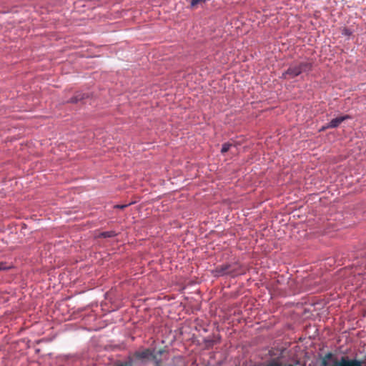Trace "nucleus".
I'll list each match as a JSON object with an SVG mask.
<instances>
[{
	"instance_id": "f257e3e1",
	"label": "nucleus",
	"mask_w": 366,
	"mask_h": 366,
	"mask_svg": "<svg viewBox=\"0 0 366 366\" xmlns=\"http://www.w3.org/2000/svg\"><path fill=\"white\" fill-rule=\"evenodd\" d=\"M334 355L332 352L327 353L322 359V366H330L328 360H332ZM330 366H362V362L356 359L350 360L347 357H342L340 360H335Z\"/></svg>"
},
{
	"instance_id": "f03ea898",
	"label": "nucleus",
	"mask_w": 366,
	"mask_h": 366,
	"mask_svg": "<svg viewBox=\"0 0 366 366\" xmlns=\"http://www.w3.org/2000/svg\"><path fill=\"white\" fill-rule=\"evenodd\" d=\"M312 65L308 62H301L298 64L290 66L283 75H289L293 78L297 76L302 73L310 71Z\"/></svg>"
},
{
	"instance_id": "7ed1b4c3",
	"label": "nucleus",
	"mask_w": 366,
	"mask_h": 366,
	"mask_svg": "<svg viewBox=\"0 0 366 366\" xmlns=\"http://www.w3.org/2000/svg\"><path fill=\"white\" fill-rule=\"evenodd\" d=\"M234 265L232 264H222L215 268L214 270V276L220 277L225 274L236 275Z\"/></svg>"
},
{
	"instance_id": "20e7f679",
	"label": "nucleus",
	"mask_w": 366,
	"mask_h": 366,
	"mask_svg": "<svg viewBox=\"0 0 366 366\" xmlns=\"http://www.w3.org/2000/svg\"><path fill=\"white\" fill-rule=\"evenodd\" d=\"M134 356L135 358L140 360H149V359H152V360L156 359V355L149 349H146L142 351H137L134 354Z\"/></svg>"
},
{
	"instance_id": "39448f33",
	"label": "nucleus",
	"mask_w": 366,
	"mask_h": 366,
	"mask_svg": "<svg viewBox=\"0 0 366 366\" xmlns=\"http://www.w3.org/2000/svg\"><path fill=\"white\" fill-rule=\"evenodd\" d=\"M350 116L348 115H345V116H341V117H338L337 118H335L333 119H332L330 123H328V124L325 127H323L322 129H328V128H336L342 122H344L345 120L346 119H350Z\"/></svg>"
},
{
	"instance_id": "423d86ee",
	"label": "nucleus",
	"mask_w": 366,
	"mask_h": 366,
	"mask_svg": "<svg viewBox=\"0 0 366 366\" xmlns=\"http://www.w3.org/2000/svg\"><path fill=\"white\" fill-rule=\"evenodd\" d=\"M85 97V95L81 93L76 94L74 97H72L69 102L70 103H78L79 102L82 101Z\"/></svg>"
},
{
	"instance_id": "0eeeda50",
	"label": "nucleus",
	"mask_w": 366,
	"mask_h": 366,
	"mask_svg": "<svg viewBox=\"0 0 366 366\" xmlns=\"http://www.w3.org/2000/svg\"><path fill=\"white\" fill-rule=\"evenodd\" d=\"M114 236H116V233L114 231L103 232L99 234V237L104 238L113 237Z\"/></svg>"
},
{
	"instance_id": "6e6552de",
	"label": "nucleus",
	"mask_w": 366,
	"mask_h": 366,
	"mask_svg": "<svg viewBox=\"0 0 366 366\" xmlns=\"http://www.w3.org/2000/svg\"><path fill=\"white\" fill-rule=\"evenodd\" d=\"M233 145L231 143H229V142L223 144L222 149H221V153L222 154H225L226 152H227L230 149V148Z\"/></svg>"
},
{
	"instance_id": "1a4fd4ad",
	"label": "nucleus",
	"mask_w": 366,
	"mask_h": 366,
	"mask_svg": "<svg viewBox=\"0 0 366 366\" xmlns=\"http://www.w3.org/2000/svg\"><path fill=\"white\" fill-rule=\"evenodd\" d=\"M342 34L344 35V36H350L352 34V31L350 29H347V28H343L342 29V31H341Z\"/></svg>"
},
{
	"instance_id": "9d476101",
	"label": "nucleus",
	"mask_w": 366,
	"mask_h": 366,
	"mask_svg": "<svg viewBox=\"0 0 366 366\" xmlns=\"http://www.w3.org/2000/svg\"><path fill=\"white\" fill-rule=\"evenodd\" d=\"M9 267H7V266L6 265V263H4V262H0V271H1V270H6V269H9Z\"/></svg>"
},
{
	"instance_id": "9b49d317",
	"label": "nucleus",
	"mask_w": 366,
	"mask_h": 366,
	"mask_svg": "<svg viewBox=\"0 0 366 366\" xmlns=\"http://www.w3.org/2000/svg\"><path fill=\"white\" fill-rule=\"evenodd\" d=\"M132 360L130 359L129 361L121 364L119 366H132Z\"/></svg>"
},
{
	"instance_id": "f8f14e48",
	"label": "nucleus",
	"mask_w": 366,
	"mask_h": 366,
	"mask_svg": "<svg viewBox=\"0 0 366 366\" xmlns=\"http://www.w3.org/2000/svg\"><path fill=\"white\" fill-rule=\"evenodd\" d=\"M126 207H127V204H122V205H116L115 207L117 208H119V209H124Z\"/></svg>"
},
{
	"instance_id": "ddd939ff",
	"label": "nucleus",
	"mask_w": 366,
	"mask_h": 366,
	"mask_svg": "<svg viewBox=\"0 0 366 366\" xmlns=\"http://www.w3.org/2000/svg\"><path fill=\"white\" fill-rule=\"evenodd\" d=\"M162 350H159V354H162Z\"/></svg>"
}]
</instances>
